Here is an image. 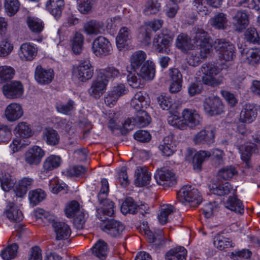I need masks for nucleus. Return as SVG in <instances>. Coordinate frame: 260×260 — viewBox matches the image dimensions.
Wrapping results in <instances>:
<instances>
[{
	"mask_svg": "<svg viewBox=\"0 0 260 260\" xmlns=\"http://www.w3.org/2000/svg\"><path fill=\"white\" fill-rule=\"evenodd\" d=\"M135 174V184L137 186L141 187L149 183L151 175L146 168H137Z\"/></svg>",
	"mask_w": 260,
	"mask_h": 260,
	"instance_id": "obj_31",
	"label": "nucleus"
},
{
	"mask_svg": "<svg viewBox=\"0 0 260 260\" xmlns=\"http://www.w3.org/2000/svg\"><path fill=\"white\" fill-rule=\"evenodd\" d=\"M187 255V250L181 246L171 249L166 254L167 260H185Z\"/></svg>",
	"mask_w": 260,
	"mask_h": 260,
	"instance_id": "obj_36",
	"label": "nucleus"
},
{
	"mask_svg": "<svg viewBox=\"0 0 260 260\" xmlns=\"http://www.w3.org/2000/svg\"><path fill=\"white\" fill-rule=\"evenodd\" d=\"M92 253L101 259H105L107 255V243L102 240H98L91 248Z\"/></svg>",
	"mask_w": 260,
	"mask_h": 260,
	"instance_id": "obj_34",
	"label": "nucleus"
},
{
	"mask_svg": "<svg viewBox=\"0 0 260 260\" xmlns=\"http://www.w3.org/2000/svg\"><path fill=\"white\" fill-rule=\"evenodd\" d=\"M132 30L127 27H121L116 38V46L119 50H121L128 46L132 38Z\"/></svg>",
	"mask_w": 260,
	"mask_h": 260,
	"instance_id": "obj_20",
	"label": "nucleus"
},
{
	"mask_svg": "<svg viewBox=\"0 0 260 260\" xmlns=\"http://www.w3.org/2000/svg\"><path fill=\"white\" fill-rule=\"evenodd\" d=\"M93 68L88 60L81 61L72 67V77L79 82H85L93 75Z\"/></svg>",
	"mask_w": 260,
	"mask_h": 260,
	"instance_id": "obj_7",
	"label": "nucleus"
},
{
	"mask_svg": "<svg viewBox=\"0 0 260 260\" xmlns=\"http://www.w3.org/2000/svg\"><path fill=\"white\" fill-rule=\"evenodd\" d=\"M109 192V183L106 179L101 180V188L98 195V200L101 206L96 209V216L102 221L108 218L102 215L112 216L114 214V205L113 202L107 199Z\"/></svg>",
	"mask_w": 260,
	"mask_h": 260,
	"instance_id": "obj_1",
	"label": "nucleus"
},
{
	"mask_svg": "<svg viewBox=\"0 0 260 260\" xmlns=\"http://www.w3.org/2000/svg\"><path fill=\"white\" fill-rule=\"evenodd\" d=\"M181 118L184 125V129L187 127L193 128L202 124L203 118L198 111L194 109L185 108L181 112Z\"/></svg>",
	"mask_w": 260,
	"mask_h": 260,
	"instance_id": "obj_9",
	"label": "nucleus"
},
{
	"mask_svg": "<svg viewBox=\"0 0 260 260\" xmlns=\"http://www.w3.org/2000/svg\"><path fill=\"white\" fill-rule=\"evenodd\" d=\"M239 149L241 153V159L246 162L249 161L252 154L257 151L256 144L251 143H247L241 145Z\"/></svg>",
	"mask_w": 260,
	"mask_h": 260,
	"instance_id": "obj_37",
	"label": "nucleus"
},
{
	"mask_svg": "<svg viewBox=\"0 0 260 260\" xmlns=\"http://www.w3.org/2000/svg\"><path fill=\"white\" fill-rule=\"evenodd\" d=\"M103 74H98L88 88L87 92L89 96L95 99H99L105 92L108 80L105 79Z\"/></svg>",
	"mask_w": 260,
	"mask_h": 260,
	"instance_id": "obj_12",
	"label": "nucleus"
},
{
	"mask_svg": "<svg viewBox=\"0 0 260 260\" xmlns=\"http://www.w3.org/2000/svg\"><path fill=\"white\" fill-rule=\"evenodd\" d=\"M157 102L161 108L168 110L172 107L173 101L169 96L160 95L157 98Z\"/></svg>",
	"mask_w": 260,
	"mask_h": 260,
	"instance_id": "obj_63",
	"label": "nucleus"
},
{
	"mask_svg": "<svg viewBox=\"0 0 260 260\" xmlns=\"http://www.w3.org/2000/svg\"><path fill=\"white\" fill-rule=\"evenodd\" d=\"M192 41L197 46L200 47L202 57L206 58L212 50L213 45L209 42V37L203 29L194 28L191 34Z\"/></svg>",
	"mask_w": 260,
	"mask_h": 260,
	"instance_id": "obj_4",
	"label": "nucleus"
},
{
	"mask_svg": "<svg viewBox=\"0 0 260 260\" xmlns=\"http://www.w3.org/2000/svg\"><path fill=\"white\" fill-rule=\"evenodd\" d=\"M54 78V71L52 69H46L41 66L36 67L35 72V79L41 85L50 83Z\"/></svg>",
	"mask_w": 260,
	"mask_h": 260,
	"instance_id": "obj_19",
	"label": "nucleus"
},
{
	"mask_svg": "<svg viewBox=\"0 0 260 260\" xmlns=\"http://www.w3.org/2000/svg\"><path fill=\"white\" fill-rule=\"evenodd\" d=\"M92 51L96 56H105L112 53V47L106 38L99 36L93 41Z\"/></svg>",
	"mask_w": 260,
	"mask_h": 260,
	"instance_id": "obj_10",
	"label": "nucleus"
},
{
	"mask_svg": "<svg viewBox=\"0 0 260 260\" xmlns=\"http://www.w3.org/2000/svg\"><path fill=\"white\" fill-rule=\"evenodd\" d=\"M28 197L30 204L35 206L45 199L46 193L42 189H37L29 191Z\"/></svg>",
	"mask_w": 260,
	"mask_h": 260,
	"instance_id": "obj_48",
	"label": "nucleus"
},
{
	"mask_svg": "<svg viewBox=\"0 0 260 260\" xmlns=\"http://www.w3.org/2000/svg\"><path fill=\"white\" fill-rule=\"evenodd\" d=\"M84 38L82 34L76 32L73 40L72 50L76 54H79L83 50Z\"/></svg>",
	"mask_w": 260,
	"mask_h": 260,
	"instance_id": "obj_50",
	"label": "nucleus"
},
{
	"mask_svg": "<svg viewBox=\"0 0 260 260\" xmlns=\"http://www.w3.org/2000/svg\"><path fill=\"white\" fill-rule=\"evenodd\" d=\"M75 103L72 100H69L66 104L60 103L56 106L58 112L64 114H69L75 109Z\"/></svg>",
	"mask_w": 260,
	"mask_h": 260,
	"instance_id": "obj_58",
	"label": "nucleus"
},
{
	"mask_svg": "<svg viewBox=\"0 0 260 260\" xmlns=\"http://www.w3.org/2000/svg\"><path fill=\"white\" fill-rule=\"evenodd\" d=\"M4 214L11 221L20 222L23 218L22 211L13 202L9 201L6 207Z\"/></svg>",
	"mask_w": 260,
	"mask_h": 260,
	"instance_id": "obj_21",
	"label": "nucleus"
},
{
	"mask_svg": "<svg viewBox=\"0 0 260 260\" xmlns=\"http://www.w3.org/2000/svg\"><path fill=\"white\" fill-rule=\"evenodd\" d=\"M160 8V4L157 0H148L144 13L146 15L154 14L159 11Z\"/></svg>",
	"mask_w": 260,
	"mask_h": 260,
	"instance_id": "obj_56",
	"label": "nucleus"
},
{
	"mask_svg": "<svg viewBox=\"0 0 260 260\" xmlns=\"http://www.w3.org/2000/svg\"><path fill=\"white\" fill-rule=\"evenodd\" d=\"M34 183L32 179L24 177L20 180L14 189V194L16 198H22L26 194L28 188H30Z\"/></svg>",
	"mask_w": 260,
	"mask_h": 260,
	"instance_id": "obj_27",
	"label": "nucleus"
},
{
	"mask_svg": "<svg viewBox=\"0 0 260 260\" xmlns=\"http://www.w3.org/2000/svg\"><path fill=\"white\" fill-rule=\"evenodd\" d=\"M127 91V89L123 84H119L114 86L110 93L105 98V103L110 107L114 105L118 99L125 94Z\"/></svg>",
	"mask_w": 260,
	"mask_h": 260,
	"instance_id": "obj_24",
	"label": "nucleus"
},
{
	"mask_svg": "<svg viewBox=\"0 0 260 260\" xmlns=\"http://www.w3.org/2000/svg\"><path fill=\"white\" fill-rule=\"evenodd\" d=\"M23 114L22 106L18 103H12L7 106L5 116L9 121H15L20 118Z\"/></svg>",
	"mask_w": 260,
	"mask_h": 260,
	"instance_id": "obj_23",
	"label": "nucleus"
},
{
	"mask_svg": "<svg viewBox=\"0 0 260 260\" xmlns=\"http://www.w3.org/2000/svg\"><path fill=\"white\" fill-rule=\"evenodd\" d=\"M47 9L54 17L59 18L64 7L63 0H48L46 4Z\"/></svg>",
	"mask_w": 260,
	"mask_h": 260,
	"instance_id": "obj_30",
	"label": "nucleus"
},
{
	"mask_svg": "<svg viewBox=\"0 0 260 260\" xmlns=\"http://www.w3.org/2000/svg\"><path fill=\"white\" fill-rule=\"evenodd\" d=\"M146 58L145 52L139 50L135 52L130 57V67L131 70L136 71L143 64Z\"/></svg>",
	"mask_w": 260,
	"mask_h": 260,
	"instance_id": "obj_33",
	"label": "nucleus"
},
{
	"mask_svg": "<svg viewBox=\"0 0 260 260\" xmlns=\"http://www.w3.org/2000/svg\"><path fill=\"white\" fill-rule=\"evenodd\" d=\"M177 198L183 204H188L191 207H197L202 201L198 190L191 185L183 186L177 193Z\"/></svg>",
	"mask_w": 260,
	"mask_h": 260,
	"instance_id": "obj_5",
	"label": "nucleus"
},
{
	"mask_svg": "<svg viewBox=\"0 0 260 260\" xmlns=\"http://www.w3.org/2000/svg\"><path fill=\"white\" fill-rule=\"evenodd\" d=\"M175 210V208L171 205L161 206L157 216L159 222L161 224L167 223L169 221V216L174 213Z\"/></svg>",
	"mask_w": 260,
	"mask_h": 260,
	"instance_id": "obj_39",
	"label": "nucleus"
},
{
	"mask_svg": "<svg viewBox=\"0 0 260 260\" xmlns=\"http://www.w3.org/2000/svg\"><path fill=\"white\" fill-rule=\"evenodd\" d=\"M145 96L141 91L137 92L131 100V106L136 111L142 110L145 103Z\"/></svg>",
	"mask_w": 260,
	"mask_h": 260,
	"instance_id": "obj_54",
	"label": "nucleus"
},
{
	"mask_svg": "<svg viewBox=\"0 0 260 260\" xmlns=\"http://www.w3.org/2000/svg\"><path fill=\"white\" fill-rule=\"evenodd\" d=\"M237 171L236 168L232 166L224 167L218 171L219 179L228 180L232 178L237 174Z\"/></svg>",
	"mask_w": 260,
	"mask_h": 260,
	"instance_id": "obj_49",
	"label": "nucleus"
},
{
	"mask_svg": "<svg viewBox=\"0 0 260 260\" xmlns=\"http://www.w3.org/2000/svg\"><path fill=\"white\" fill-rule=\"evenodd\" d=\"M174 38L173 33L167 29H163L153 39V46L159 53H168Z\"/></svg>",
	"mask_w": 260,
	"mask_h": 260,
	"instance_id": "obj_6",
	"label": "nucleus"
},
{
	"mask_svg": "<svg viewBox=\"0 0 260 260\" xmlns=\"http://www.w3.org/2000/svg\"><path fill=\"white\" fill-rule=\"evenodd\" d=\"M247 59L250 64H255L260 62V49L251 48L247 53Z\"/></svg>",
	"mask_w": 260,
	"mask_h": 260,
	"instance_id": "obj_59",
	"label": "nucleus"
},
{
	"mask_svg": "<svg viewBox=\"0 0 260 260\" xmlns=\"http://www.w3.org/2000/svg\"><path fill=\"white\" fill-rule=\"evenodd\" d=\"M200 71L203 74L202 81L205 85L215 87L223 83L224 78L222 76L216 77L220 72V69L216 66L209 63H204Z\"/></svg>",
	"mask_w": 260,
	"mask_h": 260,
	"instance_id": "obj_2",
	"label": "nucleus"
},
{
	"mask_svg": "<svg viewBox=\"0 0 260 260\" xmlns=\"http://www.w3.org/2000/svg\"><path fill=\"white\" fill-rule=\"evenodd\" d=\"M257 112L253 104H246L243 106L240 114V121L243 123L252 122L256 118Z\"/></svg>",
	"mask_w": 260,
	"mask_h": 260,
	"instance_id": "obj_26",
	"label": "nucleus"
},
{
	"mask_svg": "<svg viewBox=\"0 0 260 260\" xmlns=\"http://www.w3.org/2000/svg\"><path fill=\"white\" fill-rule=\"evenodd\" d=\"M45 155L44 151L39 146L29 148L24 154V160L29 166H38Z\"/></svg>",
	"mask_w": 260,
	"mask_h": 260,
	"instance_id": "obj_16",
	"label": "nucleus"
},
{
	"mask_svg": "<svg viewBox=\"0 0 260 260\" xmlns=\"http://www.w3.org/2000/svg\"><path fill=\"white\" fill-rule=\"evenodd\" d=\"M27 23L29 29L35 33L40 32L44 28L43 22L37 18L28 17Z\"/></svg>",
	"mask_w": 260,
	"mask_h": 260,
	"instance_id": "obj_55",
	"label": "nucleus"
},
{
	"mask_svg": "<svg viewBox=\"0 0 260 260\" xmlns=\"http://www.w3.org/2000/svg\"><path fill=\"white\" fill-rule=\"evenodd\" d=\"M177 47L185 51L193 47L191 39L186 34H181L178 36L176 40Z\"/></svg>",
	"mask_w": 260,
	"mask_h": 260,
	"instance_id": "obj_40",
	"label": "nucleus"
},
{
	"mask_svg": "<svg viewBox=\"0 0 260 260\" xmlns=\"http://www.w3.org/2000/svg\"><path fill=\"white\" fill-rule=\"evenodd\" d=\"M121 211L123 214L137 213V204L131 197L127 198L121 206Z\"/></svg>",
	"mask_w": 260,
	"mask_h": 260,
	"instance_id": "obj_44",
	"label": "nucleus"
},
{
	"mask_svg": "<svg viewBox=\"0 0 260 260\" xmlns=\"http://www.w3.org/2000/svg\"><path fill=\"white\" fill-rule=\"evenodd\" d=\"M43 138L50 146H55L59 143V136L57 132L51 128H45L43 132Z\"/></svg>",
	"mask_w": 260,
	"mask_h": 260,
	"instance_id": "obj_35",
	"label": "nucleus"
},
{
	"mask_svg": "<svg viewBox=\"0 0 260 260\" xmlns=\"http://www.w3.org/2000/svg\"><path fill=\"white\" fill-rule=\"evenodd\" d=\"M19 6L18 0H5V8L10 16L15 14L19 10Z\"/></svg>",
	"mask_w": 260,
	"mask_h": 260,
	"instance_id": "obj_62",
	"label": "nucleus"
},
{
	"mask_svg": "<svg viewBox=\"0 0 260 260\" xmlns=\"http://www.w3.org/2000/svg\"><path fill=\"white\" fill-rule=\"evenodd\" d=\"M48 220L50 221L54 229L56 239H67L70 237L71 231L70 226L67 224L58 221L52 217H49Z\"/></svg>",
	"mask_w": 260,
	"mask_h": 260,
	"instance_id": "obj_17",
	"label": "nucleus"
},
{
	"mask_svg": "<svg viewBox=\"0 0 260 260\" xmlns=\"http://www.w3.org/2000/svg\"><path fill=\"white\" fill-rule=\"evenodd\" d=\"M249 24V14L245 11L241 10L236 12L233 17V24L235 30L241 31Z\"/></svg>",
	"mask_w": 260,
	"mask_h": 260,
	"instance_id": "obj_22",
	"label": "nucleus"
},
{
	"mask_svg": "<svg viewBox=\"0 0 260 260\" xmlns=\"http://www.w3.org/2000/svg\"><path fill=\"white\" fill-rule=\"evenodd\" d=\"M215 129L213 127L206 128L198 132L193 138L196 145H210L214 142Z\"/></svg>",
	"mask_w": 260,
	"mask_h": 260,
	"instance_id": "obj_18",
	"label": "nucleus"
},
{
	"mask_svg": "<svg viewBox=\"0 0 260 260\" xmlns=\"http://www.w3.org/2000/svg\"><path fill=\"white\" fill-rule=\"evenodd\" d=\"M205 112L210 116L219 115L223 112L224 106L221 100L217 96L206 98L203 104Z\"/></svg>",
	"mask_w": 260,
	"mask_h": 260,
	"instance_id": "obj_15",
	"label": "nucleus"
},
{
	"mask_svg": "<svg viewBox=\"0 0 260 260\" xmlns=\"http://www.w3.org/2000/svg\"><path fill=\"white\" fill-rule=\"evenodd\" d=\"M4 96L9 99H16L22 96L24 87L19 81H13L5 84L2 87Z\"/></svg>",
	"mask_w": 260,
	"mask_h": 260,
	"instance_id": "obj_14",
	"label": "nucleus"
},
{
	"mask_svg": "<svg viewBox=\"0 0 260 260\" xmlns=\"http://www.w3.org/2000/svg\"><path fill=\"white\" fill-rule=\"evenodd\" d=\"M155 73L154 63L147 60L143 64L138 75L144 80H151L154 77Z\"/></svg>",
	"mask_w": 260,
	"mask_h": 260,
	"instance_id": "obj_28",
	"label": "nucleus"
},
{
	"mask_svg": "<svg viewBox=\"0 0 260 260\" xmlns=\"http://www.w3.org/2000/svg\"><path fill=\"white\" fill-rule=\"evenodd\" d=\"M37 53V48L30 43H23L20 48L19 55L22 60H32Z\"/></svg>",
	"mask_w": 260,
	"mask_h": 260,
	"instance_id": "obj_29",
	"label": "nucleus"
},
{
	"mask_svg": "<svg viewBox=\"0 0 260 260\" xmlns=\"http://www.w3.org/2000/svg\"><path fill=\"white\" fill-rule=\"evenodd\" d=\"M176 146L173 141L172 135L166 137L163 140V144L159 146V149L163 155L170 156L176 151Z\"/></svg>",
	"mask_w": 260,
	"mask_h": 260,
	"instance_id": "obj_32",
	"label": "nucleus"
},
{
	"mask_svg": "<svg viewBox=\"0 0 260 260\" xmlns=\"http://www.w3.org/2000/svg\"><path fill=\"white\" fill-rule=\"evenodd\" d=\"M224 206L226 208L240 214L244 211L242 203L236 197H230Z\"/></svg>",
	"mask_w": 260,
	"mask_h": 260,
	"instance_id": "obj_38",
	"label": "nucleus"
},
{
	"mask_svg": "<svg viewBox=\"0 0 260 260\" xmlns=\"http://www.w3.org/2000/svg\"><path fill=\"white\" fill-rule=\"evenodd\" d=\"M214 48L219 51L220 58L225 61L233 60L235 56L234 45L225 39H216L213 43Z\"/></svg>",
	"mask_w": 260,
	"mask_h": 260,
	"instance_id": "obj_8",
	"label": "nucleus"
},
{
	"mask_svg": "<svg viewBox=\"0 0 260 260\" xmlns=\"http://www.w3.org/2000/svg\"><path fill=\"white\" fill-rule=\"evenodd\" d=\"M224 153L219 149H214L211 151L201 150L196 153L192 159L193 169L200 171L202 165L206 158L212 156L213 161L216 166L222 165L223 162Z\"/></svg>",
	"mask_w": 260,
	"mask_h": 260,
	"instance_id": "obj_3",
	"label": "nucleus"
},
{
	"mask_svg": "<svg viewBox=\"0 0 260 260\" xmlns=\"http://www.w3.org/2000/svg\"><path fill=\"white\" fill-rule=\"evenodd\" d=\"M15 74V70L11 67L4 66L0 67V83L11 80Z\"/></svg>",
	"mask_w": 260,
	"mask_h": 260,
	"instance_id": "obj_47",
	"label": "nucleus"
},
{
	"mask_svg": "<svg viewBox=\"0 0 260 260\" xmlns=\"http://www.w3.org/2000/svg\"><path fill=\"white\" fill-rule=\"evenodd\" d=\"M148 242L152 247L158 248L162 247L165 244V239L161 231L152 232L149 230L145 231Z\"/></svg>",
	"mask_w": 260,
	"mask_h": 260,
	"instance_id": "obj_25",
	"label": "nucleus"
},
{
	"mask_svg": "<svg viewBox=\"0 0 260 260\" xmlns=\"http://www.w3.org/2000/svg\"><path fill=\"white\" fill-rule=\"evenodd\" d=\"M231 185L229 182H225L210 189L211 192L218 196H224L229 194L232 189Z\"/></svg>",
	"mask_w": 260,
	"mask_h": 260,
	"instance_id": "obj_57",
	"label": "nucleus"
},
{
	"mask_svg": "<svg viewBox=\"0 0 260 260\" xmlns=\"http://www.w3.org/2000/svg\"><path fill=\"white\" fill-rule=\"evenodd\" d=\"M245 38L249 42L254 44H260V36L256 29L253 27L248 28L245 33Z\"/></svg>",
	"mask_w": 260,
	"mask_h": 260,
	"instance_id": "obj_60",
	"label": "nucleus"
},
{
	"mask_svg": "<svg viewBox=\"0 0 260 260\" xmlns=\"http://www.w3.org/2000/svg\"><path fill=\"white\" fill-rule=\"evenodd\" d=\"M102 24L95 20H91L84 25L85 31L89 35H96L101 33V29L102 28Z\"/></svg>",
	"mask_w": 260,
	"mask_h": 260,
	"instance_id": "obj_46",
	"label": "nucleus"
},
{
	"mask_svg": "<svg viewBox=\"0 0 260 260\" xmlns=\"http://www.w3.org/2000/svg\"><path fill=\"white\" fill-rule=\"evenodd\" d=\"M154 178L158 184L165 187L172 186L177 182L175 173L166 167L158 169L154 175Z\"/></svg>",
	"mask_w": 260,
	"mask_h": 260,
	"instance_id": "obj_13",
	"label": "nucleus"
},
{
	"mask_svg": "<svg viewBox=\"0 0 260 260\" xmlns=\"http://www.w3.org/2000/svg\"><path fill=\"white\" fill-rule=\"evenodd\" d=\"M18 249V245L13 243L3 249L0 253V256L4 260H11L16 256Z\"/></svg>",
	"mask_w": 260,
	"mask_h": 260,
	"instance_id": "obj_43",
	"label": "nucleus"
},
{
	"mask_svg": "<svg viewBox=\"0 0 260 260\" xmlns=\"http://www.w3.org/2000/svg\"><path fill=\"white\" fill-rule=\"evenodd\" d=\"M214 245L220 250L232 246L231 241H230L228 239L220 236L214 238Z\"/></svg>",
	"mask_w": 260,
	"mask_h": 260,
	"instance_id": "obj_61",
	"label": "nucleus"
},
{
	"mask_svg": "<svg viewBox=\"0 0 260 260\" xmlns=\"http://www.w3.org/2000/svg\"><path fill=\"white\" fill-rule=\"evenodd\" d=\"M15 131L22 138H27L32 135L31 129L29 125L25 122H19L15 127Z\"/></svg>",
	"mask_w": 260,
	"mask_h": 260,
	"instance_id": "obj_45",
	"label": "nucleus"
},
{
	"mask_svg": "<svg viewBox=\"0 0 260 260\" xmlns=\"http://www.w3.org/2000/svg\"><path fill=\"white\" fill-rule=\"evenodd\" d=\"M100 228L108 235L115 238L120 237L125 229L123 223L113 219L103 220L100 224Z\"/></svg>",
	"mask_w": 260,
	"mask_h": 260,
	"instance_id": "obj_11",
	"label": "nucleus"
},
{
	"mask_svg": "<svg viewBox=\"0 0 260 260\" xmlns=\"http://www.w3.org/2000/svg\"><path fill=\"white\" fill-rule=\"evenodd\" d=\"M82 209L78 202L72 201L66 205L64 212L68 217L72 218L74 217L78 213V211Z\"/></svg>",
	"mask_w": 260,
	"mask_h": 260,
	"instance_id": "obj_53",
	"label": "nucleus"
},
{
	"mask_svg": "<svg viewBox=\"0 0 260 260\" xmlns=\"http://www.w3.org/2000/svg\"><path fill=\"white\" fill-rule=\"evenodd\" d=\"M228 18L226 14L219 13L211 19V25L216 29H224L226 27Z\"/></svg>",
	"mask_w": 260,
	"mask_h": 260,
	"instance_id": "obj_42",
	"label": "nucleus"
},
{
	"mask_svg": "<svg viewBox=\"0 0 260 260\" xmlns=\"http://www.w3.org/2000/svg\"><path fill=\"white\" fill-rule=\"evenodd\" d=\"M61 159L57 155H51L47 157L43 163V169L46 171H52L60 166Z\"/></svg>",
	"mask_w": 260,
	"mask_h": 260,
	"instance_id": "obj_41",
	"label": "nucleus"
},
{
	"mask_svg": "<svg viewBox=\"0 0 260 260\" xmlns=\"http://www.w3.org/2000/svg\"><path fill=\"white\" fill-rule=\"evenodd\" d=\"M137 112L136 116L134 119L137 124L140 127H144L148 125L151 121V118L148 115V113L142 110Z\"/></svg>",
	"mask_w": 260,
	"mask_h": 260,
	"instance_id": "obj_51",
	"label": "nucleus"
},
{
	"mask_svg": "<svg viewBox=\"0 0 260 260\" xmlns=\"http://www.w3.org/2000/svg\"><path fill=\"white\" fill-rule=\"evenodd\" d=\"M49 187L53 193H58L64 190L67 185L64 183H60L57 178H54L50 181Z\"/></svg>",
	"mask_w": 260,
	"mask_h": 260,
	"instance_id": "obj_64",
	"label": "nucleus"
},
{
	"mask_svg": "<svg viewBox=\"0 0 260 260\" xmlns=\"http://www.w3.org/2000/svg\"><path fill=\"white\" fill-rule=\"evenodd\" d=\"M0 181L2 188L5 191H8L15 184V180L9 174H0Z\"/></svg>",
	"mask_w": 260,
	"mask_h": 260,
	"instance_id": "obj_52",
	"label": "nucleus"
}]
</instances>
